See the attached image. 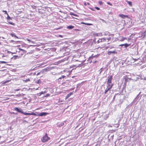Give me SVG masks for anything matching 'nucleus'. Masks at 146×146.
<instances>
[{
  "mask_svg": "<svg viewBox=\"0 0 146 146\" xmlns=\"http://www.w3.org/2000/svg\"><path fill=\"white\" fill-rule=\"evenodd\" d=\"M144 78V76H141L140 77V79L141 80H143Z\"/></svg>",
  "mask_w": 146,
  "mask_h": 146,
  "instance_id": "bb28decb",
  "label": "nucleus"
},
{
  "mask_svg": "<svg viewBox=\"0 0 146 146\" xmlns=\"http://www.w3.org/2000/svg\"><path fill=\"white\" fill-rule=\"evenodd\" d=\"M74 28V26L72 25H69L67 27V28L68 29H72Z\"/></svg>",
  "mask_w": 146,
  "mask_h": 146,
  "instance_id": "f8f14e48",
  "label": "nucleus"
},
{
  "mask_svg": "<svg viewBox=\"0 0 146 146\" xmlns=\"http://www.w3.org/2000/svg\"><path fill=\"white\" fill-rule=\"evenodd\" d=\"M1 137L0 136V138H1Z\"/></svg>",
  "mask_w": 146,
  "mask_h": 146,
  "instance_id": "774afa93",
  "label": "nucleus"
},
{
  "mask_svg": "<svg viewBox=\"0 0 146 146\" xmlns=\"http://www.w3.org/2000/svg\"><path fill=\"white\" fill-rule=\"evenodd\" d=\"M90 9L92 10V11H95V10H94V9H93V8H90Z\"/></svg>",
  "mask_w": 146,
  "mask_h": 146,
  "instance_id": "a19ab883",
  "label": "nucleus"
},
{
  "mask_svg": "<svg viewBox=\"0 0 146 146\" xmlns=\"http://www.w3.org/2000/svg\"><path fill=\"white\" fill-rule=\"evenodd\" d=\"M35 82L37 84H40L41 83V81L40 79H39L36 81Z\"/></svg>",
  "mask_w": 146,
  "mask_h": 146,
  "instance_id": "f3484780",
  "label": "nucleus"
},
{
  "mask_svg": "<svg viewBox=\"0 0 146 146\" xmlns=\"http://www.w3.org/2000/svg\"><path fill=\"white\" fill-rule=\"evenodd\" d=\"M27 41H29V42H32V41H31L30 40H29V39H27Z\"/></svg>",
  "mask_w": 146,
  "mask_h": 146,
  "instance_id": "e433bc0d",
  "label": "nucleus"
},
{
  "mask_svg": "<svg viewBox=\"0 0 146 146\" xmlns=\"http://www.w3.org/2000/svg\"><path fill=\"white\" fill-rule=\"evenodd\" d=\"M119 16L123 19H125L126 17H128L127 15H124L122 14H119Z\"/></svg>",
  "mask_w": 146,
  "mask_h": 146,
  "instance_id": "9b49d317",
  "label": "nucleus"
},
{
  "mask_svg": "<svg viewBox=\"0 0 146 146\" xmlns=\"http://www.w3.org/2000/svg\"><path fill=\"white\" fill-rule=\"evenodd\" d=\"M81 23L82 24H85V25H92V24H91V23H84V22H82Z\"/></svg>",
  "mask_w": 146,
  "mask_h": 146,
  "instance_id": "aec40b11",
  "label": "nucleus"
},
{
  "mask_svg": "<svg viewBox=\"0 0 146 146\" xmlns=\"http://www.w3.org/2000/svg\"><path fill=\"white\" fill-rule=\"evenodd\" d=\"M39 73H38L37 74V75H38L39 74Z\"/></svg>",
  "mask_w": 146,
  "mask_h": 146,
  "instance_id": "5fc2aeb1",
  "label": "nucleus"
},
{
  "mask_svg": "<svg viewBox=\"0 0 146 146\" xmlns=\"http://www.w3.org/2000/svg\"><path fill=\"white\" fill-rule=\"evenodd\" d=\"M107 86H108V87H110L111 85H110L109 84H107Z\"/></svg>",
  "mask_w": 146,
  "mask_h": 146,
  "instance_id": "ea45409f",
  "label": "nucleus"
},
{
  "mask_svg": "<svg viewBox=\"0 0 146 146\" xmlns=\"http://www.w3.org/2000/svg\"><path fill=\"white\" fill-rule=\"evenodd\" d=\"M126 39V38H123L122 40V41H123L124 40H125V39Z\"/></svg>",
  "mask_w": 146,
  "mask_h": 146,
  "instance_id": "f704fd0d",
  "label": "nucleus"
},
{
  "mask_svg": "<svg viewBox=\"0 0 146 146\" xmlns=\"http://www.w3.org/2000/svg\"><path fill=\"white\" fill-rule=\"evenodd\" d=\"M139 95V94H138V95H137V96L136 98H137V96H138Z\"/></svg>",
  "mask_w": 146,
  "mask_h": 146,
  "instance_id": "4d7b16f0",
  "label": "nucleus"
},
{
  "mask_svg": "<svg viewBox=\"0 0 146 146\" xmlns=\"http://www.w3.org/2000/svg\"><path fill=\"white\" fill-rule=\"evenodd\" d=\"M65 77V76H64V75H62L61 76V77H60L59 78H58V79L59 80V79H62V78H64Z\"/></svg>",
  "mask_w": 146,
  "mask_h": 146,
  "instance_id": "a878e982",
  "label": "nucleus"
},
{
  "mask_svg": "<svg viewBox=\"0 0 146 146\" xmlns=\"http://www.w3.org/2000/svg\"><path fill=\"white\" fill-rule=\"evenodd\" d=\"M7 63V62L4 61H0V63Z\"/></svg>",
  "mask_w": 146,
  "mask_h": 146,
  "instance_id": "cd10ccee",
  "label": "nucleus"
},
{
  "mask_svg": "<svg viewBox=\"0 0 146 146\" xmlns=\"http://www.w3.org/2000/svg\"><path fill=\"white\" fill-rule=\"evenodd\" d=\"M8 22V23L10 25H15V23H13L12 22Z\"/></svg>",
  "mask_w": 146,
  "mask_h": 146,
  "instance_id": "b1692460",
  "label": "nucleus"
},
{
  "mask_svg": "<svg viewBox=\"0 0 146 146\" xmlns=\"http://www.w3.org/2000/svg\"><path fill=\"white\" fill-rule=\"evenodd\" d=\"M111 39V37H109V38H107V39L108 40V41H109Z\"/></svg>",
  "mask_w": 146,
  "mask_h": 146,
  "instance_id": "4c0bfd02",
  "label": "nucleus"
},
{
  "mask_svg": "<svg viewBox=\"0 0 146 146\" xmlns=\"http://www.w3.org/2000/svg\"><path fill=\"white\" fill-rule=\"evenodd\" d=\"M116 53V52L115 51V50H114L113 51H108L107 52V54L108 55H110L111 54H115V53Z\"/></svg>",
  "mask_w": 146,
  "mask_h": 146,
  "instance_id": "6e6552de",
  "label": "nucleus"
},
{
  "mask_svg": "<svg viewBox=\"0 0 146 146\" xmlns=\"http://www.w3.org/2000/svg\"><path fill=\"white\" fill-rule=\"evenodd\" d=\"M70 14L71 15H73L74 16H75L76 17H78V15H77L75 14H74V13H70Z\"/></svg>",
  "mask_w": 146,
  "mask_h": 146,
  "instance_id": "5701e85b",
  "label": "nucleus"
},
{
  "mask_svg": "<svg viewBox=\"0 0 146 146\" xmlns=\"http://www.w3.org/2000/svg\"><path fill=\"white\" fill-rule=\"evenodd\" d=\"M3 12H4L5 13V14H8L7 12V11H5V10H3L2 11Z\"/></svg>",
  "mask_w": 146,
  "mask_h": 146,
  "instance_id": "2f4dec72",
  "label": "nucleus"
},
{
  "mask_svg": "<svg viewBox=\"0 0 146 146\" xmlns=\"http://www.w3.org/2000/svg\"><path fill=\"white\" fill-rule=\"evenodd\" d=\"M95 8L98 10H99L100 9L98 7H95Z\"/></svg>",
  "mask_w": 146,
  "mask_h": 146,
  "instance_id": "c756f323",
  "label": "nucleus"
},
{
  "mask_svg": "<svg viewBox=\"0 0 146 146\" xmlns=\"http://www.w3.org/2000/svg\"><path fill=\"white\" fill-rule=\"evenodd\" d=\"M125 45H124V44H120L119 45V46H124Z\"/></svg>",
  "mask_w": 146,
  "mask_h": 146,
  "instance_id": "58836bf2",
  "label": "nucleus"
},
{
  "mask_svg": "<svg viewBox=\"0 0 146 146\" xmlns=\"http://www.w3.org/2000/svg\"><path fill=\"white\" fill-rule=\"evenodd\" d=\"M10 35L12 36V37H16L17 38H18V37L16 35H15V34L14 33H10Z\"/></svg>",
  "mask_w": 146,
  "mask_h": 146,
  "instance_id": "4468645a",
  "label": "nucleus"
},
{
  "mask_svg": "<svg viewBox=\"0 0 146 146\" xmlns=\"http://www.w3.org/2000/svg\"><path fill=\"white\" fill-rule=\"evenodd\" d=\"M16 42V41H14L13 40H10V42Z\"/></svg>",
  "mask_w": 146,
  "mask_h": 146,
  "instance_id": "72a5a7b5",
  "label": "nucleus"
},
{
  "mask_svg": "<svg viewBox=\"0 0 146 146\" xmlns=\"http://www.w3.org/2000/svg\"><path fill=\"white\" fill-rule=\"evenodd\" d=\"M23 55V54H21V55Z\"/></svg>",
  "mask_w": 146,
  "mask_h": 146,
  "instance_id": "0e129e2a",
  "label": "nucleus"
},
{
  "mask_svg": "<svg viewBox=\"0 0 146 146\" xmlns=\"http://www.w3.org/2000/svg\"><path fill=\"white\" fill-rule=\"evenodd\" d=\"M146 35V32H144L142 33L141 34V37L143 38H144L145 36Z\"/></svg>",
  "mask_w": 146,
  "mask_h": 146,
  "instance_id": "2eb2a0df",
  "label": "nucleus"
},
{
  "mask_svg": "<svg viewBox=\"0 0 146 146\" xmlns=\"http://www.w3.org/2000/svg\"><path fill=\"white\" fill-rule=\"evenodd\" d=\"M14 96V95H12L11 96Z\"/></svg>",
  "mask_w": 146,
  "mask_h": 146,
  "instance_id": "13d9d810",
  "label": "nucleus"
},
{
  "mask_svg": "<svg viewBox=\"0 0 146 146\" xmlns=\"http://www.w3.org/2000/svg\"><path fill=\"white\" fill-rule=\"evenodd\" d=\"M107 4L111 6H112V4L109 2H108Z\"/></svg>",
  "mask_w": 146,
  "mask_h": 146,
  "instance_id": "473e14b6",
  "label": "nucleus"
},
{
  "mask_svg": "<svg viewBox=\"0 0 146 146\" xmlns=\"http://www.w3.org/2000/svg\"><path fill=\"white\" fill-rule=\"evenodd\" d=\"M59 37H62V35H59Z\"/></svg>",
  "mask_w": 146,
  "mask_h": 146,
  "instance_id": "79ce46f5",
  "label": "nucleus"
},
{
  "mask_svg": "<svg viewBox=\"0 0 146 146\" xmlns=\"http://www.w3.org/2000/svg\"><path fill=\"white\" fill-rule=\"evenodd\" d=\"M8 52H9V53H11L12 54H13V53L12 52H11V51H8Z\"/></svg>",
  "mask_w": 146,
  "mask_h": 146,
  "instance_id": "c03bdc74",
  "label": "nucleus"
},
{
  "mask_svg": "<svg viewBox=\"0 0 146 146\" xmlns=\"http://www.w3.org/2000/svg\"><path fill=\"white\" fill-rule=\"evenodd\" d=\"M44 93V92H42L39 93V94L40 95L42 94H43Z\"/></svg>",
  "mask_w": 146,
  "mask_h": 146,
  "instance_id": "c9c22d12",
  "label": "nucleus"
},
{
  "mask_svg": "<svg viewBox=\"0 0 146 146\" xmlns=\"http://www.w3.org/2000/svg\"><path fill=\"white\" fill-rule=\"evenodd\" d=\"M49 113L47 112H41L40 113L38 114L39 116H45L46 115L48 114Z\"/></svg>",
  "mask_w": 146,
  "mask_h": 146,
  "instance_id": "423d86ee",
  "label": "nucleus"
},
{
  "mask_svg": "<svg viewBox=\"0 0 146 146\" xmlns=\"http://www.w3.org/2000/svg\"><path fill=\"white\" fill-rule=\"evenodd\" d=\"M7 65H11L10 64H7Z\"/></svg>",
  "mask_w": 146,
  "mask_h": 146,
  "instance_id": "6e6d98bb",
  "label": "nucleus"
},
{
  "mask_svg": "<svg viewBox=\"0 0 146 146\" xmlns=\"http://www.w3.org/2000/svg\"><path fill=\"white\" fill-rule=\"evenodd\" d=\"M96 35L98 36H101L102 35V34L101 33H97L96 34Z\"/></svg>",
  "mask_w": 146,
  "mask_h": 146,
  "instance_id": "4be33fe9",
  "label": "nucleus"
},
{
  "mask_svg": "<svg viewBox=\"0 0 146 146\" xmlns=\"http://www.w3.org/2000/svg\"><path fill=\"white\" fill-rule=\"evenodd\" d=\"M133 60H135V61L136 60H137L136 59H134V58H133Z\"/></svg>",
  "mask_w": 146,
  "mask_h": 146,
  "instance_id": "603ef678",
  "label": "nucleus"
},
{
  "mask_svg": "<svg viewBox=\"0 0 146 146\" xmlns=\"http://www.w3.org/2000/svg\"><path fill=\"white\" fill-rule=\"evenodd\" d=\"M87 4L89 5L90 4V3H87Z\"/></svg>",
  "mask_w": 146,
  "mask_h": 146,
  "instance_id": "09e8293b",
  "label": "nucleus"
},
{
  "mask_svg": "<svg viewBox=\"0 0 146 146\" xmlns=\"http://www.w3.org/2000/svg\"><path fill=\"white\" fill-rule=\"evenodd\" d=\"M124 45H124V48H126L130 45V44H128L127 43H125L124 44Z\"/></svg>",
  "mask_w": 146,
  "mask_h": 146,
  "instance_id": "6ab92c4d",
  "label": "nucleus"
},
{
  "mask_svg": "<svg viewBox=\"0 0 146 146\" xmlns=\"http://www.w3.org/2000/svg\"><path fill=\"white\" fill-rule=\"evenodd\" d=\"M114 48V47H111L110 48V49L111 48Z\"/></svg>",
  "mask_w": 146,
  "mask_h": 146,
  "instance_id": "864d4df0",
  "label": "nucleus"
},
{
  "mask_svg": "<svg viewBox=\"0 0 146 146\" xmlns=\"http://www.w3.org/2000/svg\"><path fill=\"white\" fill-rule=\"evenodd\" d=\"M139 78H138V77L137 78V79H136V80H136V81L138 79H139Z\"/></svg>",
  "mask_w": 146,
  "mask_h": 146,
  "instance_id": "a18cd8bd",
  "label": "nucleus"
},
{
  "mask_svg": "<svg viewBox=\"0 0 146 146\" xmlns=\"http://www.w3.org/2000/svg\"><path fill=\"white\" fill-rule=\"evenodd\" d=\"M50 139V138L48 137L47 133H46L45 135L41 138V141L43 143L47 141L48 140Z\"/></svg>",
  "mask_w": 146,
  "mask_h": 146,
  "instance_id": "f257e3e1",
  "label": "nucleus"
},
{
  "mask_svg": "<svg viewBox=\"0 0 146 146\" xmlns=\"http://www.w3.org/2000/svg\"><path fill=\"white\" fill-rule=\"evenodd\" d=\"M102 71H100V73H101V72Z\"/></svg>",
  "mask_w": 146,
  "mask_h": 146,
  "instance_id": "bf43d9fd",
  "label": "nucleus"
},
{
  "mask_svg": "<svg viewBox=\"0 0 146 146\" xmlns=\"http://www.w3.org/2000/svg\"><path fill=\"white\" fill-rule=\"evenodd\" d=\"M46 96H48L49 95V94H46Z\"/></svg>",
  "mask_w": 146,
  "mask_h": 146,
  "instance_id": "3c124183",
  "label": "nucleus"
},
{
  "mask_svg": "<svg viewBox=\"0 0 146 146\" xmlns=\"http://www.w3.org/2000/svg\"><path fill=\"white\" fill-rule=\"evenodd\" d=\"M109 47H106V48L107 49V48H108Z\"/></svg>",
  "mask_w": 146,
  "mask_h": 146,
  "instance_id": "052dcab7",
  "label": "nucleus"
},
{
  "mask_svg": "<svg viewBox=\"0 0 146 146\" xmlns=\"http://www.w3.org/2000/svg\"><path fill=\"white\" fill-rule=\"evenodd\" d=\"M126 2H127V3L129 4V5L131 6L132 7V6L133 4H132V2L131 1H127Z\"/></svg>",
  "mask_w": 146,
  "mask_h": 146,
  "instance_id": "dca6fc26",
  "label": "nucleus"
},
{
  "mask_svg": "<svg viewBox=\"0 0 146 146\" xmlns=\"http://www.w3.org/2000/svg\"><path fill=\"white\" fill-rule=\"evenodd\" d=\"M143 80H146V77H145L144 76V78Z\"/></svg>",
  "mask_w": 146,
  "mask_h": 146,
  "instance_id": "37998d69",
  "label": "nucleus"
},
{
  "mask_svg": "<svg viewBox=\"0 0 146 146\" xmlns=\"http://www.w3.org/2000/svg\"><path fill=\"white\" fill-rule=\"evenodd\" d=\"M7 20H12L10 16H9L8 14H7Z\"/></svg>",
  "mask_w": 146,
  "mask_h": 146,
  "instance_id": "a211bd4d",
  "label": "nucleus"
},
{
  "mask_svg": "<svg viewBox=\"0 0 146 146\" xmlns=\"http://www.w3.org/2000/svg\"><path fill=\"white\" fill-rule=\"evenodd\" d=\"M19 50H20V51H21L23 52L25 51V50L23 49H22V48H19Z\"/></svg>",
  "mask_w": 146,
  "mask_h": 146,
  "instance_id": "7c9ffc66",
  "label": "nucleus"
},
{
  "mask_svg": "<svg viewBox=\"0 0 146 146\" xmlns=\"http://www.w3.org/2000/svg\"><path fill=\"white\" fill-rule=\"evenodd\" d=\"M66 121H64V122H66Z\"/></svg>",
  "mask_w": 146,
  "mask_h": 146,
  "instance_id": "69168bd1",
  "label": "nucleus"
},
{
  "mask_svg": "<svg viewBox=\"0 0 146 146\" xmlns=\"http://www.w3.org/2000/svg\"><path fill=\"white\" fill-rule=\"evenodd\" d=\"M98 3L100 5H102L103 4V3L101 1H99Z\"/></svg>",
  "mask_w": 146,
  "mask_h": 146,
  "instance_id": "c85d7f7f",
  "label": "nucleus"
},
{
  "mask_svg": "<svg viewBox=\"0 0 146 146\" xmlns=\"http://www.w3.org/2000/svg\"><path fill=\"white\" fill-rule=\"evenodd\" d=\"M96 62V61H95L93 62V63L94 64Z\"/></svg>",
  "mask_w": 146,
  "mask_h": 146,
  "instance_id": "de8ad7c7",
  "label": "nucleus"
},
{
  "mask_svg": "<svg viewBox=\"0 0 146 146\" xmlns=\"http://www.w3.org/2000/svg\"><path fill=\"white\" fill-rule=\"evenodd\" d=\"M30 80L29 79H26V80H24L23 81L25 82H28L30 81Z\"/></svg>",
  "mask_w": 146,
  "mask_h": 146,
  "instance_id": "412c9836",
  "label": "nucleus"
},
{
  "mask_svg": "<svg viewBox=\"0 0 146 146\" xmlns=\"http://www.w3.org/2000/svg\"><path fill=\"white\" fill-rule=\"evenodd\" d=\"M64 125V123L63 122L62 123H60L59 125V126L60 127L62 126L63 125Z\"/></svg>",
  "mask_w": 146,
  "mask_h": 146,
  "instance_id": "393cba45",
  "label": "nucleus"
},
{
  "mask_svg": "<svg viewBox=\"0 0 146 146\" xmlns=\"http://www.w3.org/2000/svg\"><path fill=\"white\" fill-rule=\"evenodd\" d=\"M14 110L17 111L19 113H20L23 114H24V112L21 108L18 107H15L14 108Z\"/></svg>",
  "mask_w": 146,
  "mask_h": 146,
  "instance_id": "f03ea898",
  "label": "nucleus"
},
{
  "mask_svg": "<svg viewBox=\"0 0 146 146\" xmlns=\"http://www.w3.org/2000/svg\"><path fill=\"white\" fill-rule=\"evenodd\" d=\"M21 56H18L17 55L13 56L11 58V59H14V60H15L17 58H21Z\"/></svg>",
  "mask_w": 146,
  "mask_h": 146,
  "instance_id": "0eeeda50",
  "label": "nucleus"
},
{
  "mask_svg": "<svg viewBox=\"0 0 146 146\" xmlns=\"http://www.w3.org/2000/svg\"><path fill=\"white\" fill-rule=\"evenodd\" d=\"M2 38H3V39H4V38H4V37H2Z\"/></svg>",
  "mask_w": 146,
  "mask_h": 146,
  "instance_id": "680f3d73",
  "label": "nucleus"
},
{
  "mask_svg": "<svg viewBox=\"0 0 146 146\" xmlns=\"http://www.w3.org/2000/svg\"><path fill=\"white\" fill-rule=\"evenodd\" d=\"M96 56H90V57L89 58H88V61L89 62H90V63H91L92 61V59L95 57Z\"/></svg>",
  "mask_w": 146,
  "mask_h": 146,
  "instance_id": "1a4fd4ad",
  "label": "nucleus"
},
{
  "mask_svg": "<svg viewBox=\"0 0 146 146\" xmlns=\"http://www.w3.org/2000/svg\"><path fill=\"white\" fill-rule=\"evenodd\" d=\"M84 5H85V6L86 5V3H84Z\"/></svg>",
  "mask_w": 146,
  "mask_h": 146,
  "instance_id": "49530a36",
  "label": "nucleus"
},
{
  "mask_svg": "<svg viewBox=\"0 0 146 146\" xmlns=\"http://www.w3.org/2000/svg\"><path fill=\"white\" fill-rule=\"evenodd\" d=\"M106 41V38H103L101 39H99L97 42L96 43L98 44L100 42H102L103 41Z\"/></svg>",
  "mask_w": 146,
  "mask_h": 146,
  "instance_id": "20e7f679",
  "label": "nucleus"
},
{
  "mask_svg": "<svg viewBox=\"0 0 146 146\" xmlns=\"http://www.w3.org/2000/svg\"><path fill=\"white\" fill-rule=\"evenodd\" d=\"M72 94V92H70L69 94H68L66 97V99H67Z\"/></svg>",
  "mask_w": 146,
  "mask_h": 146,
  "instance_id": "ddd939ff",
  "label": "nucleus"
},
{
  "mask_svg": "<svg viewBox=\"0 0 146 146\" xmlns=\"http://www.w3.org/2000/svg\"><path fill=\"white\" fill-rule=\"evenodd\" d=\"M113 85V84H112L110 86L108 87V86L107 87V88L105 90L104 93L105 94H106V93L108 92L109 91L112 87Z\"/></svg>",
  "mask_w": 146,
  "mask_h": 146,
  "instance_id": "7ed1b4c3",
  "label": "nucleus"
},
{
  "mask_svg": "<svg viewBox=\"0 0 146 146\" xmlns=\"http://www.w3.org/2000/svg\"><path fill=\"white\" fill-rule=\"evenodd\" d=\"M1 38V36H0V38Z\"/></svg>",
  "mask_w": 146,
  "mask_h": 146,
  "instance_id": "338daca9",
  "label": "nucleus"
},
{
  "mask_svg": "<svg viewBox=\"0 0 146 146\" xmlns=\"http://www.w3.org/2000/svg\"><path fill=\"white\" fill-rule=\"evenodd\" d=\"M100 20H102V21H105L103 19H101Z\"/></svg>",
  "mask_w": 146,
  "mask_h": 146,
  "instance_id": "8fccbe9b",
  "label": "nucleus"
},
{
  "mask_svg": "<svg viewBox=\"0 0 146 146\" xmlns=\"http://www.w3.org/2000/svg\"><path fill=\"white\" fill-rule=\"evenodd\" d=\"M113 135H112V136H111V137H113Z\"/></svg>",
  "mask_w": 146,
  "mask_h": 146,
  "instance_id": "e2e57ef3",
  "label": "nucleus"
},
{
  "mask_svg": "<svg viewBox=\"0 0 146 146\" xmlns=\"http://www.w3.org/2000/svg\"><path fill=\"white\" fill-rule=\"evenodd\" d=\"M23 114H24L25 115H36V114L35 113H27L24 112V113Z\"/></svg>",
  "mask_w": 146,
  "mask_h": 146,
  "instance_id": "9d476101",
  "label": "nucleus"
},
{
  "mask_svg": "<svg viewBox=\"0 0 146 146\" xmlns=\"http://www.w3.org/2000/svg\"><path fill=\"white\" fill-rule=\"evenodd\" d=\"M112 79V76H111L108 77L107 84H111V80Z\"/></svg>",
  "mask_w": 146,
  "mask_h": 146,
  "instance_id": "39448f33",
  "label": "nucleus"
}]
</instances>
